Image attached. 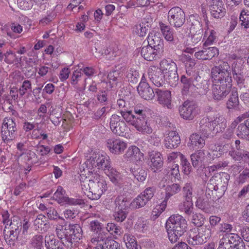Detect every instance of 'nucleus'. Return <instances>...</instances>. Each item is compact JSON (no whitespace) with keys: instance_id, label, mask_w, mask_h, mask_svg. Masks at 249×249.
<instances>
[{"instance_id":"f257e3e1","label":"nucleus","mask_w":249,"mask_h":249,"mask_svg":"<svg viewBox=\"0 0 249 249\" xmlns=\"http://www.w3.org/2000/svg\"><path fill=\"white\" fill-rule=\"evenodd\" d=\"M213 79V97L215 100L224 99L229 93L232 86L230 67L227 62H223L211 70Z\"/></svg>"},{"instance_id":"f03ea898","label":"nucleus","mask_w":249,"mask_h":249,"mask_svg":"<svg viewBox=\"0 0 249 249\" xmlns=\"http://www.w3.org/2000/svg\"><path fill=\"white\" fill-rule=\"evenodd\" d=\"M187 227L185 219L181 215L174 214L167 220L166 229L171 243H175L186 231Z\"/></svg>"},{"instance_id":"7ed1b4c3","label":"nucleus","mask_w":249,"mask_h":249,"mask_svg":"<svg viewBox=\"0 0 249 249\" xmlns=\"http://www.w3.org/2000/svg\"><path fill=\"white\" fill-rule=\"evenodd\" d=\"M89 181L88 186L89 191L87 196L92 200H97L100 198L102 194L107 190V187L104 177L98 174L92 176Z\"/></svg>"},{"instance_id":"20e7f679","label":"nucleus","mask_w":249,"mask_h":249,"mask_svg":"<svg viewBox=\"0 0 249 249\" xmlns=\"http://www.w3.org/2000/svg\"><path fill=\"white\" fill-rule=\"evenodd\" d=\"M88 245L90 249H120L119 244L114 240L108 239L107 233L105 232L91 236Z\"/></svg>"},{"instance_id":"39448f33","label":"nucleus","mask_w":249,"mask_h":249,"mask_svg":"<svg viewBox=\"0 0 249 249\" xmlns=\"http://www.w3.org/2000/svg\"><path fill=\"white\" fill-rule=\"evenodd\" d=\"M122 117L127 123L133 125L137 131L143 134H151L152 132V129L150 124H147L146 122L143 119L136 118L131 111L128 108L121 111L120 112Z\"/></svg>"},{"instance_id":"423d86ee","label":"nucleus","mask_w":249,"mask_h":249,"mask_svg":"<svg viewBox=\"0 0 249 249\" xmlns=\"http://www.w3.org/2000/svg\"><path fill=\"white\" fill-rule=\"evenodd\" d=\"M200 18L197 15H191L189 18L190 28V39L187 45L195 46L201 39L203 36L202 24L199 21Z\"/></svg>"},{"instance_id":"0eeeda50","label":"nucleus","mask_w":249,"mask_h":249,"mask_svg":"<svg viewBox=\"0 0 249 249\" xmlns=\"http://www.w3.org/2000/svg\"><path fill=\"white\" fill-rule=\"evenodd\" d=\"M245 249L246 245L242 238L235 232L223 234L219 240V245L217 249Z\"/></svg>"},{"instance_id":"6e6552de","label":"nucleus","mask_w":249,"mask_h":249,"mask_svg":"<svg viewBox=\"0 0 249 249\" xmlns=\"http://www.w3.org/2000/svg\"><path fill=\"white\" fill-rule=\"evenodd\" d=\"M165 76L166 81L171 86L176 85L178 77L176 64L171 60L163 59L160 63V67Z\"/></svg>"},{"instance_id":"1a4fd4ad","label":"nucleus","mask_w":249,"mask_h":249,"mask_svg":"<svg viewBox=\"0 0 249 249\" xmlns=\"http://www.w3.org/2000/svg\"><path fill=\"white\" fill-rule=\"evenodd\" d=\"M167 20L171 26L180 28L185 22V14L179 7H174L168 13Z\"/></svg>"},{"instance_id":"9d476101","label":"nucleus","mask_w":249,"mask_h":249,"mask_svg":"<svg viewBox=\"0 0 249 249\" xmlns=\"http://www.w3.org/2000/svg\"><path fill=\"white\" fill-rule=\"evenodd\" d=\"M65 191L61 186H58L57 190L53 194V199L57 201L61 205H82L85 204V202L83 199L70 198L65 196Z\"/></svg>"},{"instance_id":"9b49d317","label":"nucleus","mask_w":249,"mask_h":249,"mask_svg":"<svg viewBox=\"0 0 249 249\" xmlns=\"http://www.w3.org/2000/svg\"><path fill=\"white\" fill-rule=\"evenodd\" d=\"M179 113L185 120H192L198 113L197 106L194 103L185 101L179 107Z\"/></svg>"},{"instance_id":"f8f14e48","label":"nucleus","mask_w":249,"mask_h":249,"mask_svg":"<svg viewBox=\"0 0 249 249\" xmlns=\"http://www.w3.org/2000/svg\"><path fill=\"white\" fill-rule=\"evenodd\" d=\"M147 73L149 80L156 87L162 86L166 80L165 76L158 66H150L148 69Z\"/></svg>"},{"instance_id":"ddd939ff","label":"nucleus","mask_w":249,"mask_h":249,"mask_svg":"<svg viewBox=\"0 0 249 249\" xmlns=\"http://www.w3.org/2000/svg\"><path fill=\"white\" fill-rule=\"evenodd\" d=\"M127 143L119 139L111 138L107 141V146L110 152L116 155L123 153L127 147Z\"/></svg>"},{"instance_id":"4468645a","label":"nucleus","mask_w":249,"mask_h":249,"mask_svg":"<svg viewBox=\"0 0 249 249\" xmlns=\"http://www.w3.org/2000/svg\"><path fill=\"white\" fill-rule=\"evenodd\" d=\"M209 7L211 15L214 18H221L226 13V9L222 0H212Z\"/></svg>"},{"instance_id":"2eb2a0df","label":"nucleus","mask_w":249,"mask_h":249,"mask_svg":"<svg viewBox=\"0 0 249 249\" xmlns=\"http://www.w3.org/2000/svg\"><path fill=\"white\" fill-rule=\"evenodd\" d=\"M213 133L222 132L227 126V120L222 115L218 114L213 118L209 117Z\"/></svg>"},{"instance_id":"dca6fc26","label":"nucleus","mask_w":249,"mask_h":249,"mask_svg":"<svg viewBox=\"0 0 249 249\" xmlns=\"http://www.w3.org/2000/svg\"><path fill=\"white\" fill-rule=\"evenodd\" d=\"M147 40L148 45L160 53L163 51V40L159 34L150 33Z\"/></svg>"},{"instance_id":"f3484780","label":"nucleus","mask_w":249,"mask_h":249,"mask_svg":"<svg viewBox=\"0 0 249 249\" xmlns=\"http://www.w3.org/2000/svg\"><path fill=\"white\" fill-rule=\"evenodd\" d=\"M218 54L219 51L216 47H209L196 52L195 56L198 59L206 60L211 59L212 58L217 56Z\"/></svg>"},{"instance_id":"a211bd4d","label":"nucleus","mask_w":249,"mask_h":249,"mask_svg":"<svg viewBox=\"0 0 249 249\" xmlns=\"http://www.w3.org/2000/svg\"><path fill=\"white\" fill-rule=\"evenodd\" d=\"M180 143L179 135L176 131H170L165 136L164 144L166 148L172 149L177 147Z\"/></svg>"},{"instance_id":"6ab92c4d","label":"nucleus","mask_w":249,"mask_h":249,"mask_svg":"<svg viewBox=\"0 0 249 249\" xmlns=\"http://www.w3.org/2000/svg\"><path fill=\"white\" fill-rule=\"evenodd\" d=\"M149 157L150 160L149 166L154 172L162 167L163 160L160 152L152 151L149 153Z\"/></svg>"},{"instance_id":"aec40b11","label":"nucleus","mask_w":249,"mask_h":249,"mask_svg":"<svg viewBox=\"0 0 249 249\" xmlns=\"http://www.w3.org/2000/svg\"><path fill=\"white\" fill-rule=\"evenodd\" d=\"M181 188L179 184L174 183L171 185H168L165 189V196L163 201L160 205V208L163 211L167 206V201L172 196L176 195L180 191Z\"/></svg>"},{"instance_id":"412c9836","label":"nucleus","mask_w":249,"mask_h":249,"mask_svg":"<svg viewBox=\"0 0 249 249\" xmlns=\"http://www.w3.org/2000/svg\"><path fill=\"white\" fill-rule=\"evenodd\" d=\"M124 157L130 160L139 162L143 159V154L141 152L138 147L131 146L128 148Z\"/></svg>"},{"instance_id":"4be33fe9","label":"nucleus","mask_w":249,"mask_h":249,"mask_svg":"<svg viewBox=\"0 0 249 249\" xmlns=\"http://www.w3.org/2000/svg\"><path fill=\"white\" fill-rule=\"evenodd\" d=\"M69 228V224H68L67 223H65L64 225L58 224L56 225L55 233L63 243L64 242L69 241L70 239Z\"/></svg>"},{"instance_id":"5701e85b","label":"nucleus","mask_w":249,"mask_h":249,"mask_svg":"<svg viewBox=\"0 0 249 249\" xmlns=\"http://www.w3.org/2000/svg\"><path fill=\"white\" fill-rule=\"evenodd\" d=\"M70 239L68 242H78L83 236V231L79 225L69 223Z\"/></svg>"},{"instance_id":"b1692460","label":"nucleus","mask_w":249,"mask_h":249,"mask_svg":"<svg viewBox=\"0 0 249 249\" xmlns=\"http://www.w3.org/2000/svg\"><path fill=\"white\" fill-rule=\"evenodd\" d=\"M141 53L145 60L151 61L160 58L161 53L149 45H147L142 48Z\"/></svg>"},{"instance_id":"393cba45","label":"nucleus","mask_w":249,"mask_h":249,"mask_svg":"<svg viewBox=\"0 0 249 249\" xmlns=\"http://www.w3.org/2000/svg\"><path fill=\"white\" fill-rule=\"evenodd\" d=\"M158 96V101L160 104L166 106L168 108H172L171 93L169 90L162 91L160 89L156 90Z\"/></svg>"},{"instance_id":"a878e982","label":"nucleus","mask_w":249,"mask_h":249,"mask_svg":"<svg viewBox=\"0 0 249 249\" xmlns=\"http://www.w3.org/2000/svg\"><path fill=\"white\" fill-rule=\"evenodd\" d=\"M137 90L139 95L145 100L152 99L155 96L153 89L150 88L148 84L140 83Z\"/></svg>"},{"instance_id":"bb28decb","label":"nucleus","mask_w":249,"mask_h":249,"mask_svg":"<svg viewBox=\"0 0 249 249\" xmlns=\"http://www.w3.org/2000/svg\"><path fill=\"white\" fill-rule=\"evenodd\" d=\"M199 131L204 137L207 138L212 133L213 134V131L211 125L209 117H204L199 122Z\"/></svg>"},{"instance_id":"cd10ccee","label":"nucleus","mask_w":249,"mask_h":249,"mask_svg":"<svg viewBox=\"0 0 249 249\" xmlns=\"http://www.w3.org/2000/svg\"><path fill=\"white\" fill-rule=\"evenodd\" d=\"M105 173L108 177L112 183L121 187L123 180L122 176L120 173L111 167L109 169H105Z\"/></svg>"},{"instance_id":"c85d7f7f","label":"nucleus","mask_w":249,"mask_h":249,"mask_svg":"<svg viewBox=\"0 0 249 249\" xmlns=\"http://www.w3.org/2000/svg\"><path fill=\"white\" fill-rule=\"evenodd\" d=\"M190 141L188 146L190 149H201L205 144V140L197 133L192 134L190 137Z\"/></svg>"},{"instance_id":"c756f323","label":"nucleus","mask_w":249,"mask_h":249,"mask_svg":"<svg viewBox=\"0 0 249 249\" xmlns=\"http://www.w3.org/2000/svg\"><path fill=\"white\" fill-rule=\"evenodd\" d=\"M45 245L47 249H64L62 243L57 240L53 234L45 236Z\"/></svg>"},{"instance_id":"7c9ffc66","label":"nucleus","mask_w":249,"mask_h":249,"mask_svg":"<svg viewBox=\"0 0 249 249\" xmlns=\"http://www.w3.org/2000/svg\"><path fill=\"white\" fill-rule=\"evenodd\" d=\"M189 245L196 246L202 245L205 243L202 237L197 233L196 228L191 230L189 231V235L187 239Z\"/></svg>"},{"instance_id":"2f4dec72","label":"nucleus","mask_w":249,"mask_h":249,"mask_svg":"<svg viewBox=\"0 0 249 249\" xmlns=\"http://www.w3.org/2000/svg\"><path fill=\"white\" fill-rule=\"evenodd\" d=\"M229 176L228 174H224L222 175L218 174L212 178L215 179V184L216 190L221 189L222 191L225 190L228 185Z\"/></svg>"},{"instance_id":"473e14b6","label":"nucleus","mask_w":249,"mask_h":249,"mask_svg":"<svg viewBox=\"0 0 249 249\" xmlns=\"http://www.w3.org/2000/svg\"><path fill=\"white\" fill-rule=\"evenodd\" d=\"M22 229V223L20 219L16 216H14L11 219L9 224H6L4 227V231H11L17 232H20Z\"/></svg>"},{"instance_id":"72a5a7b5","label":"nucleus","mask_w":249,"mask_h":249,"mask_svg":"<svg viewBox=\"0 0 249 249\" xmlns=\"http://www.w3.org/2000/svg\"><path fill=\"white\" fill-rule=\"evenodd\" d=\"M180 81L183 84L182 92L183 94H186L189 90L196 91L195 83L196 81H193L192 79L186 77L184 75H182L180 78Z\"/></svg>"},{"instance_id":"f704fd0d","label":"nucleus","mask_w":249,"mask_h":249,"mask_svg":"<svg viewBox=\"0 0 249 249\" xmlns=\"http://www.w3.org/2000/svg\"><path fill=\"white\" fill-rule=\"evenodd\" d=\"M116 209L126 211L129 208L131 209L132 202L123 196H118L115 199Z\"/></svg>"},{"instance_id":"c9c22d12","label":"nucleus","mask_w":249,"mask_h":249,"mask_svg":"<svg viewBox=\"0 0 249 249\" xmlns=\"http://www.w3.org/2000/svg\"><path fill=\"white\" fill-rule=\"evenodd\" d=\"M15 121V120L13 118H5L2 126V129H6L11 135L16 137L18 128Z\"/></svg>"},{"instance_id":"e433bc0d","label":"nucleus","mask_w":249,"mask_h":249,"mask_svg":"<svg viewBox=\"0 0 249 249\" xmlns=\"http://www.w3.org/2000/svg\"><path fill=\"white\" fill-rule=\"evenodd\" d=\"M5 240L8 245L14 247L19 240V232L3 231Z\"/></svg>"},{"instance_id":"4c0bfd02","label":"nucleus","mask_w":249,"mask_h":249,"mask_svg":"<svg viewBox=\"0 0 249 249\" xmlns=\"http://www.w3.org/2000/svg\"><path fill=\"white\" fill-rule=\"evenodd\" d=\"M130 171L134 178L140 182H143L145 180L147 175V170L142 167L135 166L130 168Z\"/></svg>"},{"instance_id":"58836bf2","label":"nucleus","mask_w":249,"mask_h":249,"mask_svg":"<svg viewBox=\"0 0 249 249\" xmlns=\"http://www.w3.org/2000/svg\"><path fill=\"white\" fill-rule=\"evenodd\" d=\"M239 106V99L237 89L233 88L227 103V107L229 109H236Z\"/></svg>"},{"instance_id":"ea45409f","label":"nucleus","mask_w":249,"mask_h":249,"mask_svg":"<svg viewBox=\"0 0 249 249\" xmlns=\"http://www.w3.org/2000/svg\"><path fill=\"white\" fill-rule=\"evenodd\" d=\"M237 135L242 138H249V119L238 125Z\"/></svg>"},{"instance_id":"a19ab883","label":"nucleus","mask_w":249,"mask_h":249,"mask_svg":"<svg viewBox=\"0 0 249 249\" xmlns=\"http://www.w3.org/2000/svg\"><path fill=\"white\" fill-rule=\"evenodd\" d=\"M191 159L193 166L198 167L204 162L205 153L203 151L198 150L191 155Z\"/></svg>"},{"instance_id":"79ce46f5","label":"nucleus","mask_w":249,"mask_h":249,"mask_svg":"<svg viewBox=\"0 0 249 249\" xmlns=\"http://www.w3.org/2000/svg\"><path fill=\"white\" fill-rule=\"evenodd\" d=\"M160 28L165 39L169 42L174 41L173 31L172 28L165 24L160 22Z\"/></svg>"},{"instance_id":"37998d69","label":"nucleus","mask_w":249,"mask_h":249,"mask_svg":"<svg viewBox=\"0 0 249 249\" xmlns=\"http://www.w3.org/2000/svg\"><path fill=\"white\" fill-rule=\"evenodd\" d=\"M249 152L244 151L242 152L239 150H234L230 151L229 153V155L235 161H240L244 160L245 161H248V158L247 156L249 155Z\"/></svg>"},{"instance_id":"c03bdc74","label":"nucleus","mask_w":249,"mask_h":249,"mask_svg":"<svg viewBox=\"0 0 249 249\" xmlns=\"http://www.w3.org/2000/svg\"><path fill=\"white\" fill-rule=\"evenodd\" d=\"M71 84L73 86L79 84L80 83H85L86 81V78L83 76V72H82V69L80 70L74 71L71 77Z\"/></svg>"},{"instance_id":"a18cd8bd","label":"nucleus","mask_w":249,"mask_h":249,"mask_svg":"<svg viewBox=\"0 0 249 249\" xmlns=\"http://www.w3.org/2000/svg\"><path fill=\"white\" fill-rule=\"evenodd\" d=\"M249 180V168L246 167L240 170L235 178V182L238 185H242Z\"/></svg>"},{"instance_id":"49530a36","label":"nucleus","mask_w":249,"mask_h":249,"mask_svg":"<svg viewBox=\"0 0 249 249\" xmlns=\"http://www.w3.org/2000/svg\"><path fill=\"white\" fill-rule=\"evenodd\" d=\"M193 204L192 200H184L178 205L179 210L187 215H190L193 212Z\"/></svg>"},{"instance_id":"de8ad7c7","label":"nucleus","mask_w":249,"mask_h":249,"mask_svg":"<svg viewBox=\"0 0 249 249\" xmlns=\"http://www.w3.org/2000/svg\"><path fill=\"white\" fill-rule=\"evenodd\" d=\"M204 37H207L203 44L204 46H206L212 44L216 40L217 33L214 30L208 29L205 32Z\"/></svg>"},{"instance_id":"09e8293b","label":"nucleus","mask_w":249,"mask_h":249,"mask_svg":"<svg viewBox=\"0 0 249 249\" xmlns=\"http://www.w3.org/2000/svg\"><path fill=\"white\" fill-rule=\"evenodd\" d=\"M196 91L201 94H206L209 90V85L207 80H202L196 82L195 84Z\"/></svg>"},{"instance_id":"8fccbe9b","label":"nucleus","mask_w":249,"mask_h":249,"mask_svg":"<svg viewBox=\"0 0 249 249\" xmlns=\"http://www.w3.org/2000/svg\"><path fill=\"white\" fill-rule=\"evenodd\" d=\"M114 128L111 129L112 132L117 135L120 136H124L126 133V131L128 130V128L126 126V124L124 121H122V122H120L119 124L114 127Z\"/></svg>"},{"instance_id":"3c124183","label":"nucleus","mask_w":249,"mask_h":249,"mask_svg":"<svg viewBox=\"0 0 249 249\" xmlns=\"http://www.w3.org/2000/svg\"><path fill=\"white\" fill-rule=\"evenodd\" d=\"M43 237L41 234L34 236L30 241V245L33 249H42L43 248Z\"/></svg>"},{"instance_id":"603ef678","label":"nucleus","mask_w":249,"mask_h":249,"mask_svg":"<svg viewBox=\"0 0 249 249\" xmlns=\"http://www.w3.org/2000/svg\"><path fill=\"white\" fill-rule=\"evenodd\" d=\"M148 202L143 196L140 194L132 201L131 209H138L144 207Z\"/></svg>"},{"instance_id":"864d4df0","label":"nucleus","mask_w":249,"mask_h":249,"mask_svg":"<svg viewBox=\"0 0 249 249\" xmlns=\"http://www.w3.org/2000/svg\"><path fill=\"white\" fill-rule=\"evenodd\" d=\"M134 112L136 118L143 119L146 122L147 124H149L147 119L146 117V109L145 107L141 105H137L134 107Z\"/></svg>"},{"instance_id":"5fc2aeb1","label":"nucleus","mask_w":249,"mask_h":249,"mask_svg":"<svg viewBox=\"0 0 249 249\" xmlns=\"http://www.w3.org/2000/svg\"><path fill=\"white\" fill-rule=\"evenodd\" d=\"M239 20L241 25L245 29L249 28V11L247 9H243L240 13Z\"/></svg>"},{"instance_id":"6e6d98bb","label":"nucleus","mask_w":249,"mask_h":249,"mask_svg":"<svg viewBox=\"0 0 249 249\" xmlns=\"http://www.w3.org/2000/svg\"><path fill=\"white\" fill-rule=\"evenodd\" d=\"M232 73L233 78L236 81L238 86L242 88L245 87V85L246 79L244 78L243 74L239 70H236L235 68H232Z\"/></svg>"},{"instance_id":"4d7b16f0","label":"nucleus","mask_w":249,"mask_h":249,"mask_svg":"<svg viewBox=\"0 0 249 249\" xmlns=\"http://www.w3.org/2000/svg\"><path fill=\"white\" fill-rule=\"evenodd\" d=\"M182 196L184 200H192L193 188L190 183H186L182 188Z\"/></svg>"},{"instance_id":"13d9d810","label":"nucleus","mask_w":249,"mask_h":249,"mask_svg":"<svg viewBox=\"0 0 249 249\" xmlns=\"http://www.w3.org/2000/svg\"><path fill=\"white\" fill-rule=\"evenodd\" d=\"M149 26L143 22L140 23L135 26L134 30L139 36H145L148 30Z\"/></svg>"},{"instance_id":"bf43d9fd","label":"nucleus","mask_w":249,"mask_h":249,"mask_svg":"<svg viewBox=\"0 0 249 249\" xmlns=\"http://www.w3.org/2000/svg\"><path fill=\"white\" fill-rule=\"evenodd\" d=\"M196 231L201 237H202L206 242L207 239L211 236V230L208 228L206 226H201L199 228H197Z\"/></svg>"},{"instance_id":"052dcab7","label":"nucleus","mask_w":249,"mask_h":249,"mask_svg":"<svg viewBox=\"0 0 249 249\" xmlns=\"http://www.w3.org/2000/svg\"><path fill=\"white\" fill-rule=\"evenodd\" d=\"M101 155L98 153H93L86 161V164L89 168H94L98 166Z\"/></svg>"},{"instance_id":"680f3d73","label":"nucleus","mask_w":249,"mask_h":249,"mask_svg":"<svg viewBox=\"0 0 249 249\" xmlns=\"http://www.w3.org/2000/svg\"><path fill=\"white\" fill-rule=\"evenodd\" d=\"M1 137L2 142L8 145L11 144L12 141L15 139L16 137L11 135L6 129H2V126L1 128Z\"/></svg>"},{"instance_id":"e2e57ef3","label":"nucleus","mask_w":249,"mask_h":249,"mask_svg":"<svg viewBox=\"0 0 249 249\" xmlns=\"http://www.w3.org/2000/svg\"><path fill=\"white\" fill-rule=\"evenodd\" d=\"M128 212L116 209L113 216L114 219L117 222H123L127 217Z\"/></svg>"},{"instance_id":"0e129e2a","label":"nucleus","mask_w":249,"mask_h":249,"mask_svg":"<svg viewBox=\"0 0 249 249\" xmlns=\"http://www.w3.org/2000/svg\"><path fill=\"white\" fill-rule=\"evenodd\" d=\"M48 220L47 218L43 214H39L35 219L34 224L36 229L42 228L43 226H48Z\"/></svg>"},{"instance_id":"69168bd1","label":"nucleus","mask_w":249,"mask_h":249,"mask_svg":"<svg viewBox=\"0 0 249 249\" xmlns=\"http://www.w3.org/2000/svg\"><path fill=\"white\" fill-rule=\"evenodd\" d=\"M126 77L129 82L136 83L138 81L139 73L136 70L130 69L127 72Z\"/></svg>"},{"instance_id":"338daca9","label":"nucleus","mask_w":249,"mask_h":249,"mask_svg":"<svg viewBox=\"0 0 249 249\" xmlns=\"http://www.w3.org/2000/svg\"><path fill=\"white\" fill-rule=\"evenodd\" d=\"M98 162H99L97 166L98 168H102L104 172H105V169H109L111 167L108 157L105 156L101 155V157Z\"/></svg>"},{"instance_id":"774afa93","label":"nucleus","mask_w":249,"mask_h":249,"mask_svg":"<svg viewBox=\"0 0 249 249\" xmlns=\"http://www.w3.org/2000/svg\"><path fill=\"white\" fill-rule=\"evenodd\" d=\"M122 74L120 72L117 71H110L107 75V78L109 81V83L111 84V81H112V87H113L114 85H116L117 82L120 80Z\"/></svg>"}]
</instances>
